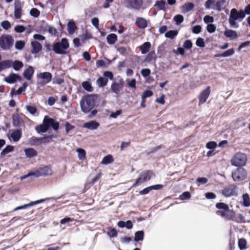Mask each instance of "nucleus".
<instances>
[{
	"label": "nucleus",
	"mask_w": 250,
	"mask_h": 250,
	"mask_svg": "<svg viewBox=\"0 0 250 250\" xmlns=\"http://www.w3.org/2000/svg\"><path fill=\"white\" fill-rule=\"evenodd\" d=\"M59 122L45 116L43 119L42 124L37 126L36 130L39 133H43L46 132L49 127L51 126L54 130H57L59 128Z\"/></svg>",
	"instance_id": "obj_1"
},
{
	"label": "nucleus",
	"mask_w": 250,
	"mask_h": 250,
	"mask_svg": "<svg viewBox=\"0 0 250 250\" xmlns=\"http://www.w3.org/2000/svg\"><path fill=\"white\" fill-rule=\"evenodd\" d=\"M97 98V96L95 94L83 97L80 102L82 110L85 113H88L95 106Z\"/></svg>",
	"instance_id": "obj_2"
},
{
	"label": "nucleus",
	"mask_w": 250,
	"mask_h": 250,
	"mask_svg": "<svg viewBox=\"0 0 250 250\" xmlns=\"http://www.w3.org/2000/svg\"><path fill=\"white\" fill-rule=\"evenodd\" d=\"M245 14L244 11H238L234 8L231 9L229 20L230 26L231 27L237 28L238 27V25L236 22V21L239 20L241 21L245 18Z\"/></svg>",
	"instance_id": "obj_3"
},
{
	"label": "nucleus",
	"mask_w": 250,
	"mask_h": 250,
	"mask_svg": "<svg viewBox=\"0 0 250 250\" xmlns=\"http://www.w3.org/2000/svg\"><path fill=\"white\" fill-rule=\"evenodd\" d=\"M69 46L68 40L66 38H62L60 42L54 43L53 50L57 54H64L66 53L65 50Z\"/></svg>",
	"instance_id": "obj_4"
},
{
	"label": "nucleus",
	"mask_w": 250,
	"mask_h": 250,
	"mask_svg": "<svg viewBox=\"0 0 250 250\" xmlns=\"http://www.w3.org/2000/svg\"><path fill=\"white\" fill-rule=\"evenodd\" d=\"M247 160L246 155L244 153L239 152L232 158L231 164L235 167H242L246 164Z\"/></svg>",
	"instance_id": "obj_5"
},
{
	"label": "nucleus",
	"mask_w": 250,
	"mask_h": 250,
	"mask_svg": "<svg viewBox=\"0 0 250 250\" xmlns=\"http://www.w3.org/2000/svg\"><path fill=\"white\" fill-rule=\"evenodd\" d=\"M153 176V173L151 171L146 170L142 172L139 177L136 180L133 187H137L143 183L149 180Z\"/></svg>",
	"instance_id": "obj_6"
},
{
	"label": "nucleus",
	"mask_w": 250,
	"mask_h": 250,
	"mask_svg": "<svg viewBox=\"0 0 250 250\" xmlns=\"http://www.w3.org/2000/svg\"><path fill=\"white\" fill-rule=\"evenodd\" d=\"M13 42V38L10 35H3L0 37V46L3 49H8L12 46Z\"/></svg>",
	"instance_id": "obj_7"
},
{
	"label": "nucleus",
	"mask_w": 250,
	"mask_h": 250,
	"mask_svg": "<svg viewBox=\"0 0 250 250\" xmlns=\"http://www.w3.org/2000/svg\"><path fill=\"white\" fill-rule=\"evenodd\" d=\"M33 174L36 177L51 176L53 174V170L50 166H44L36 169Z\"/></svg>",
	"instance_id": "obj_8"
},
{
	"label": "nucleus",
	"mask_w": 250,
	"mask_h": 250,
	"mask_svg": "<svg viewBox=\"0 0 250 250\" xmlns=\"http://www.w3.org/2000/svg\"><path fill=\"white\" fill-rule=\"evenodd\" d=\"M38 83L40 86H44L51 82L52 75L48 72L40 73L37 75Z\"/></svg>",
	"instance_id": "obj_9"
},
{
	"label": "nucleus",
	"mask_w": 250,
	"mask_h": 250,
	"mask_svg": "<svg viewBox=\"0 0 250 250\" xmlns=\"http://www.w3.org/2000/svg\"><path fill=\"white\" fill-rule=\"evenodd\" d=\"M247 175V171L245 169L240 167L232 172V177L234 181L238 182L245 179Z\"/></svg>",
	"instance_id": "obj_10"
},
{
	"label": "nucleus",
	"mask_w": 250,
	"mask_h": 250,
	"mask_svg": "<svg viewBox=\"0 0 250 250\" xmlns=\"http://www.w3.org/2000/svg\"><path fill=\"white\" fill-rule=\"evenodd\" d=\"M124 81L120 77H118L111 85V90L116 94L119 93L124 86Z\"/></svg>",
	"instance_id": "obj_11"
},
{
	"label": "nucleus",
	"mask_w": 250,
	"mask_h": 250,
	"mask_svg": "<svg viewBox=\"0 0 250 250\" xmlns=\"http://www.w3.org/2000/svg\"><path fill=\"white\" fill-rule=\"evenodd\" d=\"M125 1L127 7L137 10L140 9L143 3V0H126Z\"/></svg>",
	"instance_id": "obj_12"
},
{
	"label": "nucleus",
	"mask_w": 250,
	"mask_h": 250,
	"mask_svg": "<svg viewBox=\"0 0 250 250\" xmlns=\"http://www.w3.org/2000/svg\"><path fill=\"white\" fill-rule=\"evenodd\" d=\"M210 93V86H208L205 89H204L201 92V93L199 96V104H203L206 102L207 99L209 97Z\"/></svg>",
	"instance_id": "obj_13"
},
{
	"label": "nucleus",
	"mask_w": 250,
	"mask_h": 250,
	"mask_svg": "<svg viewBox=\"0 0 250 250\" xmlns=\"http://www.w3.org/2000/svg\"><path fill=\"white\" fill-rule=\"evenodd\" d=\"M22 13V5L19 0H16L15 2L14 6V17L15 19H19L21 18Z\"/></svg>",
	"instance_id": "obj_14"
},
{
	"label": "nucleus",
	"mask_w": 250,
	"mask_h": 250,
	"mask_svg": "<svg viewBox=\"0 0 250 250\" xmlns=\"http://www.w3.org/2000/svg\"><path fill=\"white\" fill-rule=\"evenodd\" d=\"M235 192V187L233 186L225 188L222 190V194L225 197H229L234 195Z\"/></svg>",
	"instance_id": "obj_15"
},
{
	"label": "nucleus",
	"mask_w": 250,
	"mask_h": 250,
	"mask_svg": "<svg viewBox=\"0 0 250 250\" xmlns=\"http://www.w3.org/2000/svg\"><path fill=\"white\" fill-rule=\"evenodd\" d=\"M100 126V124L96 121H91L84 123L83 127L90 130H95Z\"/></svg>",
	"instance_id": "obj_16"
},
{
	"label": "nucleus",
	"mask_w": 250,
	"mask_h": 250,
	"mask_svg": "<svg viewBox=\"0 0 250 250\" xmlns=\"http://www.w3.org/2000/svg\"><path fill=\"white\" fill-rule=\"evenodd\" d=\"M21 130L17 129L13 131L8 137L10 140L16 142H18L21 138Z\"/></svg>",
	"instance_id": "obj_17"
},
{
	"label": "nucleus",
	"mask_w": 250,
	"mask_h": 250,
	"mask_svg": "<svg viewBox=\"0 0 250 250\" xmlns=\"http://www.w3.org/2000/svg\"><path fill=\"white\" fill-rule=\"evenodd\" d=\"M157 56L154 51L149 52L145 59L144 62L148 63H155Z\"/></svg>",
	"instance_id": "obj_18"
},
{
	"label": "nucleus",
	"mask_w": 250,
	"mask_h": 250,
	"mask_svg": "<svg viewBox=\"0 0 250 250\" xmlns=\"http://www.w3.org/2000/svg\"><path fill=\"white\" fill-rule=\"evenodd\" d=\"M31 52L33 54H37L39 53L42 48V45L41 43L36 41H34L31 42Z\"/></svg>",
	"instance_id": "obj_19"
},
{
	"label": "nucleus",
	"mask_w": 250,
	"mask_h": 250,
	"mask_svg": "<svg viewBox=\"0 0 250 250\" xmlns=\"http://www.w3.org/2000/svg\"><path fill=\"white\" fill-rule=\"evenodd\" d=\"M225 37L229 38L231 40H234L238 38L236 32L232 30L226 29L224 33Z\"/></svg>",
	"instance_id": "obj_20"
},
{
	"label": "nucleus",
	"mask_w": 250,
	"mask_h": 250,
	"mask_svg": "<svg viewBox=\"0 0 250 250\" xmlns=\"http://www.w3.org/2000/svg\"><path fill=\"white\" fill-rule=\"evenodd\" d=\"M20 76L16 74H11L4 78V81L8 83H15L19 79Z\"/></svg>",
	"instance_id": "obj_21"
},
{
	"label": "nucleus",
	"mask_w": 250,
	"mask_h": 250,
	"mask_svg": "<svg viewBox=\"0 0 250 250\" xmlns=\"http://www.w3.org/2000/svg\"><path fill=\"white\" fill-rule=\"evenodd\" d=\"M25 156L28 158H31L37 155V151L33 148H28L24 149Z\"/></svg>",
	"instance_id": "obj_22"
},
{
	"label": "nucleus",
	"mask_w": 250,
	"mask_h": 250,
	"mask_svg": "<svg viewBox=\"0 0 250 250\" xmlns=\"http://www.w3.org/2000/svg\"><path fill=\"white\" fill-rule=\"evenodd\" d=\"M34 73V70L32 66H29L23 72V76L24 78L28 80H30Z\"/></svg>",
	"instance_id": "obj_23"
},
{
	"label": "nucleus",
	"mask_w": 250,
	"mask_h": 250,
	"mask_svg": "<svg viewBox=\"0 0 250 250\" xmlns=\"http://www.w3.org/2000/svg\"><path fill=\"white\" fill-rule=\"evenodd\" d=\"M42 202H43V200H38V201H34V202H32L28 204H25L23 206H19V207H18L15 208L14 209V211H17V210H18L20 209H25L28 207H31L32 206H33V205H36V204H38L39 203H41Z\"/></svg>",
	"instance_id": "obj_24"
},
{
	"label": "nucleus",
	"mask_w": 250,
	"mask_h": 250,
	"mask_svg": "<svg viewBox=\"0 0 250 250\" xmlns=\"http://www.w3.org/2000/svg\"><path fill=\"white\" fill-rule=\"evenodd\" d=\"M151 47V43L149 42H145L139 48L142 54H145L147 53Z\"/></svg>",
	"instance_id": "obj_25"
},
{
	"label": "nucleus",
	"mask_w": 250,
	"mask_h": 250,
	"mask_svg": "<svg viewBox=\"0 0 250 250\" xmlns=\"http://www.w3.org/2000/svg\"><path fill=\"white\" fill-rule=\"evenodd\" d=\"M136 23L138 27L141 29H144L146 27V21L143 18H138L136 19Z\"/></svg>",
	"instance_id": "obj_26"
},
{
	"label": "nucleus",
	"mask_w": 250,
	"mask_h": 250,
	"mask_svg": "<svg viewBox=\"0 0 250 250\" xmlns=\"http://www.w3.org/2000/svg\"><path fill=\"white\" fill-rule=\"evenodd\" d=\"M12 62L10 61H3L0 62V72L4 69L11 67Z\"/></svg>",
	"instance_id": "obj_27"
},
{
	"label": "nucleus",
	"mask_w": 250,
	"mask_h": 250,
	"mask_svg": "<svg viewBox=\"0 0 250 250\" xmlns=\"http://www.w3.org/2000/svg\"><path fill=\"white\" fill-rule=\"evenodd\" d=\"M107 42L109 44H113L117 40V36L113 33L108 35L107 37Z\"/></svg>",
	"instance_id": "obj_28"
},
{
	"label": "nucleus",
	"mask_w": 250,
	"mask_h": 250,
	"mask_svg": "<svg viewBox=\"0 0 250 250\" xmlns=\"http://www.w3.org/2000/svg\"><path fill=\"white\" fill-rule=\"evenodd\" d=\"M235 216V212L233 210L229 209V208L226 209L225 212L224 218L227 220H230Z\"/></svg>",
	"instance_id": "obj_29"
},
{
	"label": "nucleus",
	"mask_w": 250,
	"mask_h": 250,
	"mask_svg": "<svg viewBox=\"0 0 250 250\" xmlns=\"http://www.w3.org/2000/svg\"><path fill=\"white\" fill-rule=\"evenodd\" d=\"M108 79L103 77H100L96 81L97 84L99 87H103L107 85Z\"/></svg>",
	"instance_id": "obj_30"
},
{
	"label": "nucleus",
	"mask_w": 250,
	"mask_h": 250,
	"mask_svg": "<svg viewBox=\"0 0 250 250\" xmlns=\"http://www.w3.org/2000/svg\"><path fill=\"white\" fill-rule=\"evenodd\" d=\"M194 7V4L192 3L188 2L185 3L182 7V10L184 13H187L191 11Z\"/></svg>",
	"instance_id": "obj_31"
},
{
	"label": "nucleus",
	"mask_w": 250,
	"mask_h": 250,
	"mask_svg": "<svg viewBox=\"0 0 250 250\" xmlns=\"http://www.w3.org/2000/svg\"><path fill=\"white\" fill-rule=\"evenodd\" d=\"M113 161V157L111 155H107L103 159L101 164L106 165L112 163Z\"/></svg>",
	"instance_id": "obj_32"
},
{
	"label": "nucleus",
	"mask_w": 250,
	"mask_h": 250,
	"mask_svg": "<svg viewBox=\"0 0 250 250\" xmlns=\"http://www.w3.org/2000/svg\"><path fill=\"white\" fill-rule=\"evenodd\" d=\"M117 50L121 54L123 55H128L131 52V50L129 47H120Z\"/></svg>",
	"instance_id": "obj_33"
},
{
	"label": "nucleus",
	"mask_w": 250,
	"mask_h": 250,
	"mask_svg": "<svg viewBox=\"0 0 250 250\" xmlns=\"http://www.w3.org/2000/svg\"><path fill=\"white\" fill-rule=\"evenodd\" d=\"M76 28V25L73 21H69L67 24V30L69 34H73Z\"/></svg>",
	"instance_id": "obj_34"
},
{
	"label": "nucleus",
	"mask_w": 250,
	"mask_h": 250,
	"mask_svg": "<svg viewBox=\"0 0 250 250\" xmlns=\"http://www.w3.org/2000/svg\"><path fill=\"white\" fill-rule=\"evenodd\" d=\"M76 151L78 153V158L81 160H84L86 157V152L83 148H77Z\"/></svg>",
	"instance_id": "obj_35"
},
{
	"label": "nucleus",
	"mask_w": 250,
	"mask_h": 250,
	"mask_svg": "<svg viewBox=\"0 0 250 250\" xmlns=\"http://www.w3.org/2000/svg\"><path fill=\"white\" fill-rule=\"evenodd\" d=\"M178 32L177 30H169L166 33L165 37L167 38L173 39L177 35Z\"/></svg>",
	"instance_id": "obj_36"
},
{
	"label": "nucleus",
	"mask_w": 250,
	"mask_h": 250,
	"mask_svg": "<svg viewBox=\"0 0 250 250\" xmlns=\"http://www.w3.org/2000/svg\"><path fill=\"white\" fill-rule=\"evenodd\" d=\"M144 233L143 231H138L135 234L134 240L135 241H142L144 239Z\"/></svg>",
	"instance_id": "obj_37"
},
{
	"label": "nucleus",
	"mask_w": 250,
	"mask_h": 250,
	"mask_svg": "<svg viewBox=\"0 0 250 250\" xmlns=\"http://www.w3.org/2000/svg\"><path fill=\"white\" fill-rule=\"evenodd\" d=\"M83 87L86 91L88 92H92L93 90V88L91 83L87 81L83 82L82 84Z\"/></svg>",
	"instance_id": "obj_38"
},
{
	"label": "nucleus",
	"mask_w": 250,
	"mask_h": 250,
	"mask_svg": "<svg viewBox=\"0 0 250 250\" xmlns=\"http://www.w3.org/2000/svg\"><path fill=\"white\" fill-rule=\"evenodd\" d=\"M216 1L214 0H208L205 4L206 7L207 9H213L215 10Z\"/></svg>",
	"instance_id": "obj_39"
},
{
	"label": "nucleus",
	"mask_w": 250,
	"mask_h": 250,
	"mask_svg": "<svg viewBox=\"0 0 250 250\" xmlns=\"http://www.w3.org/2000/svg\"><path fill=\"white\" fill-rule=\"evenodd\" d=\"M107 234L110 237H115L118 235V232L116 229L109 228H108Z\"/></svg>",
	"instance_id": "obj_40"
},
{
	"label": "nucleus",
	"mask_w": 250,
	"mask_h": 250,
	"mask_svg": "<svg viewBox=\"0 0 250 250\" xmlns=\"http://www.w3.org/2000/svg\"><path fill=\"white\" fill-rule=\"evenodd\" d=\"M12 64L13 68L17 71L20 70L23 66L22 62L19 61H16L13 62H12Z\"/></svg>",
	"instance_id": "obj_41"
},
{
	"label": "nucleus",
	"mask_w": 250,
	"mask_h": 250,
	"mask_svg": "<svg viewBox=\"0 0 250 250\" xmlns=\"http://www.w3.org/2000/svg\"><path fill=\"white\" fill-rule=\"evenodd\" d=\"M243 205L245 207L250 206V199L249 195L247 193L243 195Z\"/></svg>",
	"instance_id": "obj_42"
},
{
	"label": "nucleus",
	"mask_w": 250,
	"mask_h": 250,
	"mask_svg": "<svg viewBox=\"0 0 250 250\" xmlns=\"http://www.w3.org/2000/svg\"><path fill=\"white\" fill-rule=\"evenodd\" d=\"M14 146H7L1 152V155L4 156L6 154L13 151Z\"/></svg>",
	"instance_id": "obj_43"
},
{
	"label": "nucleus",
	"mask_w": 250,
	"mask_h": 250,
	"mask_svg": "<svg viewBox=\"0 0 250 250\" xmlns=\"http://www.w3.org/2000/svg\"><path fill=\"white\" fill-rule=\"evenodd\" d=\"M238 246L240 250H243L247 248V242L245 239H240L238 241Z\"/></svg>",
	"instance_id": "obj_44"
},
{
	"label": "nucleus",
	"mask_w": 250,
	"mask_h": 250,
	"mask_svg": "<svg viewBox=\"0 0 250 250\" xmlns=\"http://www.w3.org/2000/svg\"><path fill=\"white\" fill-rule=\"evenodd\" d=\"M25 46V42L23 41H18L15 43V48L18 50L22 49Z\"/></svg>",
	"instance_id": "obj_45"
},
{
	"label": "nucleus",
	"mask_w": 250,
	"mask_h": 250,
	"mask_svg": "<svg viewBox=\"0 0 250 250\" xmlns=\"http://www.w3.org/2000/svg\"><path fill=\"white\" fill-rule=\"evenodd\" d=\"M174 20L177 25H179L184 21V17L181 15H177L174 17Z\"/></svg>",
	"instance_id": "obj_46"
},
{
	"label": "nucleus",
	"mask_w": 250,
	"mask_h": 250,
	"mask_svg": "<svg viewBox=\"0 0 250 250\" xmlns=\"http://www.w3.org/2000/svg\"><path fill=\"white\" fill-rule=\"evenodd\" d=\"M216 207L218 209H223L224 210H226L229 208L228 205L224 203H217L216 204Z\"/></svg>",
	"instance_id": "obj_47"
},
{
	"label": "nucleus",
	"mask_w": 250,
	"mask_h": 250,
	"mask_svg": "<svg viewBox=\"0 0 250 250\" xmlns=\"http://www.w3.org/2000/svg\"><path fill=\"white\" fill-rule=\"evenodd\" d=\"M154 6L160 10H164L165 8L166 3L164 0H160L157 1Z\"/></svg>",
	"instance_id": "obj_48"
},
{
	"label": "nucleus",
	"mask_w": 250,
	"mask_h": 250,
	"mask_svg": "<svg viewBox=\"0 0 250 250\" xmlns=\"http://www.w3.org/2000/svg\"><path fill=\"white\" fill-rule=\"evenodd\" d=\"M225 0H221L220 1H216L215 3V10L220 11L221 9L222 5L225 3Z\"/></svg>",
	"instance_id": "obj_49"
},
{
	"label": "nucleus",
	"mask_w": 250,
	"mask_h": 250,
	"mask_svg": "<svg viewBox=\"0 0 250 250\" xmlns=\"http://www.w3.org/2000/svg\"><path fill=\"white\" fill-rule=\"evenodd\" d=\"M217 145L215 142L211 141L206 144V147L209 149H213L216 147Z\"/></svg>",
	"instance_id": "obj_50"
},
{
	"label": "nucleus",
	"mask_w": 250,
	"mask_h": 250,
	"mask_svg": "<svg viewBox=\"0 0 250 250\" xmlns=\"http://www.w3.org/2000/svg\"><path fill=\"white\" fill-rule=\"evenodd\" d=\"M196 45L200 47H204L205 45L204 39L198 38L196 41Z\"/></svg>",
	"instance_id": "obj_51"
},
{
	"label": "nucleus",
	"mask_w": 250,
	"mask_h": 250,
	"mask_svg": "<svg viewBox=\"0 0 250 250\" xmlns=\"http://www.w3.org/2000/svg\"><path fill=\"white\" fill-rule=\"evenodd\" d=\"M183 46L186 49H189L192 47V43L190 40H186L183 45Z\"/></svg>",
	"instance_id": "obj_52"
},
{
	"label": "nucleus",
	"mask_w": 250,
	"mask_h": 250,
	"mask_svg": "<svg viewBox=\"0 0 250 250\" xmlns=\"http://www.w3.org/2000/svg\"><path fill=\"white\" fill-rule=\"evenodd\" d=\"M30 13L31 16L37 18L39 16L40 14V12L37 8H34L30 10Z\"/></svg>",
	"instance_id": "obj_53"
},
{
	"label": "nucleus",
	"mask_w": 250,
	"mask_h": 250,
	"mask_svg": "<svg viewBox=\"0 0 250 250\" xmlns=\"http://www.w3.org/2000/svg\"><path fill=\"white\" fill-rule=\"evenodd\" d=\"M234 51L233 49H229L222 54V57H226L233 55Z\"/></svg>",
	"instance_id": "obj_54"
},
{
	"label": "nucleus",
	"mask_w": 250,
	"mask_h": 250,
	"mask_svg": "<svg viewBox=\"0 0 250 250\" xmlns=\"http://www.w3.org/2000/svg\"><path fill=\"white\" fill-rule=\"evenodd\" d=\"M26 108L32 115H34L37 112V109L34 106L27 105L26 106Z\"/></svg>",
	"instance_id": "obj_55"
},
{
	"label": "nucleus",
	"mask_w": 250,
	"mask_h": 250,
	"mask_svg": "<svg viewBox=\"0 0 250 250\" xmlns=\"http://www.w3.org/2000/svg\"><path fill=\"white\" fill-rule=\"evenodd\" d=\"M43 138L32 137L31 142L33 145H37L41 143Z\"/></svg>",
	"instance_id": "obj_56"
},
{
	"label": "nucleus",
	"mask_w": 250,
	"mask_h": 250,
	"mask_svg": "<svg viewBox=\"0 0 250 250\" xmlns=\"http://www.w3.org/2000/svg\"><path fill=\"white\" fill-rule=\"evenodd\" d=\"M1 26L4 29H8L11 28V24L10 22L7 21H4L1 23Z\"/></svg>",
	"instance_id": "obj_57"
},
{
	"label": "nucleus",
	"mask_w": 250,
	"mask_h": 250,
	"mask_svg": "<svg viewBox=\"0 0 250 250\" xmlns=\"http://www.w3.org/2000/svg\"><path fill=\"white\" fill-rule=\"evenodd\" d=\"M150 73L151 71L148 68L143 69L141 71V73L144 77H146L148 76L150 74Z\"/></svg>",
	"instance_id": "obj_58"
},
{
	"label": "nucleus",
	"mask_w": 250,
	"mask_h": 250,
	"mask_svg": "<svg viewBox=\"0 0 250 250\" xmlns=\"http://www.w3.org/2000/svg\"><path fill=\"white\" fill-rule=\"evenodd\" d=\"M153 95V92L151 90H146L144 92L142 95V99H145L147 97H150Z\"/></svg>",
	"instance_id": "obj_59"
},
{
	"label": "nucleus",
	"mask_w": 250,
	"mask_h": 250,
	"mask_svg": "<svg viewBox=\"0 0 250 250\" xmlns=\"http://www.w3.org/2000/svg\"><path fill=\"white\" fill-rule=\"evenodd\" d=\"M191 195L190 193L187 191L184 192L180 196V198L181 200H186L190 198Z\"/></svg>",
	"instance_id": "obj_60"
},
{
	"label": "nucleus",
	"mask_w": 250,
	"mask_h": 250,
	"mask_svg": "<svg viewBox=\"0 0 250 250\" xmlns=\"http://www.w3.org/2000/svg\"><path fill=\"white\" fill-rule=\"evenodd\" d=\"M127 85L133 88H136V80L134 79H131V80H128L127 81Z\"/></svg>",
	"instance_id": "obj_61"
},
{
	"label": "nucleus",
	"mask_w": 250,
	"mask_h": 250,
	"mask_svg": "<svg viewBox=\"0 0 250 250\" xmlns=\"http://www.w3.org/2000/svg\"><path fill=\"white\" fill-rule=\"evenodd\" d=\"M207 31L209 33H213L216 30V26L212 24H209L207 27Z\"/></svg>",
	"instance_id": "obj_62"
},
{
	"label": "nucleus",
	"mask_w": 250,
	"mask_h": 250,
	"mask_svg": "<svg viewBox=\"0 0 250 250\" xmlns=\"http://www.w3.org/2000/svg\"><path fill=\"white\" fill-rule=\"evenodd\" d=\"M204 22L206 23H212L214 21V19L212 17L207 15L204 18Z\"/></svg>",
	"instance_id": "obj_63"
},
{
	"label": "nucleus",
	"mask_w": 250,
	"mask_h": 250,
	"mask_svg": "<svg viewBox=\"0 0 250 250\" xmlns=\"http://www.w3.org/2000/svg\"><path fill=\"white\" fill-rule=\"evenodd\" d=\"M25 30V27L22 25H17L15 27V31L18 33L23 32Z\"/></svg>",
	"instance_id": "obj_64"
}]
</instances>
